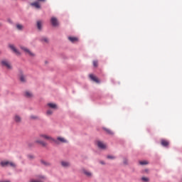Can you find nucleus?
I'll return each mask as SVG.
<instances>
[{
  "label": "nucleus",
  "mask_w": 182,
  "mask_h": 182,
  "mask_svg": "<svg viewBox=\"0 0 182 182\" xmlns=\"http://www.w3.org/2000/svg\"><path fill=\"white\" fill-rule=\"evenodd\" d=\"M92 63H93L94 68H97V66H99V63L97 62V60H94Z\"/></svg>",
  "instance_id": "obj_27"
},
{
  "label": "nucleus",
  "mask_w": 182,
  "mask_h": 182,
  "mask_svg": "<svg viewBox=\"0 0 182 182\" xmlns=\"http://www.w3.org/2000/svg\"><path fill=\"white\" fill-rule=\"evenodd\" d=\"M58 143H55V144H59L60 143H68V140H66L64 137L58 136L57 137V139H55Z\"/></svg>",
  "instance_id": "obj_7"
},
{
  "label": "nucleus",
  "mask_w": 182,
  "mask_h": 182,
  "mask_svg": "<svg viewBox=\"0 0 182 182\" xmlns=\"http://www.w3.org/2000/svg\"><path fill=\"white\" fill-rule=\"evenodd\" d=\"M16 28L18 31H22L23 29V26H22L21 24H16Z\"/></svg>",
  "instance_id": "obj_23"
},
{
  "label": "nucleus",
  "mask_w": 182,
  "mask_h": 182,
  "mask_svg": "<svg viewBox=\"0 0 182 182\" xmlns=\"http://www.w3.org/2000/svg\"><path fill=\"white\" fill-rule=\"evenodd\" d=\"M36 143H38V144H41L43 147H46L48 146V144L46 142L41 140H36Z\"/></svg>",
  "instance_id": "obj_13"
},
{
  "label": "nucleus",
  "mask_w": 182,
  "mask_h": 182,
  "mask_svg": "<svg viewBox=\"0 0 182 182\" xmlns=\"http://www.w3.org/2000/svg\"><path fill=\"white\" fill-rule=\"evenodd\" d=\"M139 164L141 166H146V165L149 164V161H140Z\"/></svg>",
  "instance_id": "obj_22"
},
{
  "label": "nucleus",
  "mask_w": 182,
  "mask_h": 182,
  "mask_svg": "<svg viewBox=\"0 0 182 182\" xmlns=\"http://www.w3.org/2000/svg\"><path fill=\"white\" fill-rule=\"evenodd\" d=\"M102 130L104 132H106V133L107 134H110L111 136L114 134L113 131H112L110 129H108V128H106V127H103Z\"/></svg>",
  "instance_id": "obj_11"
},
{
  "label": "nucleus",
  "mask_w": 182,
  "mask_h": 182,
  "mask_svg": "<svg viewBox=\"0 0 182 182\" xmlns=\"http://www.w3.org/2000/svg\"><path fill=\"white\" fill-rule=\"evenodd\" d=\"M82 173H84L87 177H92V173L86 169H83Z\"/></svg>",
  "instance_id": "obj_18"
},
{
  "label": "nucleus",
  "mask_w": 182,
  "mask_h": 182,
  "mask_svg": "<svg viewBox=\"0 0 182 182\" xmlns=\"http://www.w3.org/2000/svg\"><path fill=\"white\" fill-rule=\"evenodd\" d=\"M25 96H26V97L31 98V97H33V94H32V92H31L29 91H26L25 92Z\"/></svg>",
  "instance_id": "obj_17"
},
{
  "label": "nucleus",
  "mask_w": 182,
  "mask_h": 182,
  "mask_svg": "<svg viewBox=\"0 0 182 182\" xmlns=\"http://www.w3.org/2000/svg\"><path fill=\"white\" fill-rule=\"evenodd\" d=\"M107 159H110L111 160L114 159V156H107Z\"/></svg>",
  "instance_id": "obj_33"
},
{
  "label": "nucleus",
  "mask_w": 182,
  "mask_h": 182,
  "mask_svg": "<svg viewBox=\"0 0 182 182\" xmlns=\"http://www.w3.org/2000/svg\"><path fill=\"white\" fill-rule=\"evenodd\" d=\"M28 159H33V156L29 155V156H28Z\"/></svg>",
  "instance_id": "obj_35"
},
{
  "label": "nucleus",
  "mask_w": 182,
  "mask_h": 182,
  "mask_svg": "<svg viewBox=\"0 0 182 182\" xmlns=\"http://www.w3.org/2000/svg\"><path fill=\"white\" fill-rule=\"evenodd\" d=\"M161 146H164V147H168V141L166 140V139H162L161 141Z\"/></svg>",
  "instance_id": "obj_12"
},
{
  "label": "nucleus",
  "mask_w": 182,
  "mask_h": 182,
  "mask_svg": "<svg viewBox=\"0 0 182 182\" xmlns=\"http://www.w3.org/2000/svg\"><path fill=\"white\" fill-rule=\"evenodd\" d=\"M31 119H33V120H36V119H38V117H36V116H35V115H31Z\"/></svg>",
  "instance_id": "obj_31"
},
{
  "label": "nucleus",
  "mask_w": 182,
  "mask_h": 182,
  "mask_svg": "<svg viewBox=\"0 0 182 182\" xmlns=\"http://www.w3.org/2000/svg\"><path fill=\"white\" fill-rule=\"evenodd\" d=\"M101 164H105V162L103 161H100Z\"/></svg>",
  "instance_id": "obj_37"
},
{
  "label": "nucleus",
  "mask_w": 182,
  "mask_h": 182,
  "mask_svg": "<svg viewBox=\"0 0 182 182\" xmlns=\"http://www.w3.org/2000/svg\"><path fill=\"white\" fill-rule=\"evenodd\" d=\"M20 49H21V50H23V52H25V53H26V55H28L29 56H32V57L35 56V53H32L31 50H29L28 48L23 46H21Z\"/></svg>",
  "instance_id": "obj_2"
},
{
  "label": "nucleus",
  "mask_w": 182,
  "mask_h": 182,
  "mask_svg": "<svg viewBox=\"0 0 182 182\" xmlns=\"http://www.w3.org/2000/svg\"><path fill=\"white\" fill-rule=\"evenodd\" d=\"M41 164H43L44 166H50V163L46 161H41Z\"/></svg>",
  "instance_id": "obj_28"
},
{
  "label": "nucleus",
  "mask_w": 182,
  "mask_h": 182,
  "mask_svg": "<svg viewBox=\"0 0 182 182\" xmlns=\"http://www.w3.org/2000/svg\"><path fill=\"white\" fill-rule=\"evenodd\" d=\"M53 113V111L50 110V109H48L46 112V114L48 116H50V114H52Z\"/></svg>",
  "instance_id": "obj_30"
},
{
  "label": "nucleus",
  "mask_w": 182,
  "mask_h": 182,
  "mask_svg": "<svg viewBox=\"0 0 182 182\" xmlns=\"http://www.w3.org/2000/svg\"><path fill=\"white\" fill-rule=\"evenodd\" d=\"M38 1H40L41 2H45V1L46 0H38Z\"/></svg>",
  "instance_id": "obj_36"
},
{
  "label": "nucleus",
  "mask_w": 182,
  "mask_h": 182,
  "mask_svg": "<svg viewBox=\"0 0 182 182\" xmlns=\"http://www.w3.org/2000/svg\"><path fill=\"white\" fill-rule=\"evenodd\" d=\"M41 41L44 42V43H48L49 42V39H48V38H46V37H43L41 38Z\"/></svg>",
  "instance_id": "obj_24"
},
{
  "label": "nucleus",
  "mask_w": 182,
  "mask_h": 182,
  "mask_svg": "<svg viewBox=\"0 0 182 182\" xmlns=\"http://www.w3.org/2000/svg\"><path fill=\"white\" fill-rule=\"evenodd\" d=\"M39 137H41V139H43L44 140H48V141H53L54 143H58V141H56V139H53L51 136L46 134H41L39 135Z\"/></svg>",
  "instance_id": "obj_1"
},
{
  "label": "nucleus",
  "mask_w": 182,
  "mask_h": 182,
  "mask_svg": "<svg viewBox=\"0 0 182 182\" xmlns=\"http://www.w3.org/2000/svg\"><path fill=\"white\" fill-rule=\"evenodd\" d=\"M123 163L124 164L127 165L128 164L127 159H124Z\"/></svg>",
  "instance_id": "obj_32"
},
{
  "label": "nucleus",
  "mask_w": 182,
  "mask_h": 182,
  "mask_svg": "<svg viewBox=\"0 0 182 182\" xmlns=\"http://www.w3.org/2000/svg\"><path fill=\"white\" fill-rule=\"evenodd\" d=\"M47 106L50 107V109H58V105L55 103H48L47 104Z\"/></svg>",
  "instance_id": "obj_15"
},
{
  "label": "nucleus",
  "mask_w": 182,
  "mask_h": 182,
  "mask_svg": "<svg viewBox=\"0 0 182 182\" xmlns=\"http://www.w3.org/2000/svg\"><path fill=\"white\" fill-rule=\"evenodd\" d=\"M143 173H145L146 174H149V169H145L143 171Z\"/></svg>",
  "instance_id": "obj_34"
},
{
  "label": "nucleus",
  "mask_w": 182,
  "mask_h": 182,
  "mask_svg": "<svg viewBox=\"0 0 182 182\" xmlns=\"http://www.w3.org/2000/svg\"><path fill=\"white\" fill-rule=\"evenodd\" d=\"M9 166H10V167H13V168L16 167V165L14 162H11V161H9Z\"/></svg>",
  "instance_id": "obj_29"
},
{
  "label": "nucleus",
  "mask_w": 182,
  "mask_h": 182,
  "mask_svg": "<svg viewBox=\"0 0 182 182\" xmlns=\"http://www.w3.org/2000/svg\"><path fill=\"white\" fill-rule=\"evenodd\" d=\"M9 46L10 49H11V50H13V52L16 53V55H18V56L21 55V53L19 52V50H18V49H16L15 46L10 44Z\"/></svg>",
  "instance_id": "obj_6"
},
{
  "label": "nucleus",
  "mask_w": 182,
  "mask_h": 182,
  "mask_svg": "<svg viewBox=\"0 0 182 182\" xmlns=\"http://www.w3.org/2000/svg\"><path fill=\"white\" fill-rule=\"evenodd\" d=\"M2 66H5L7 69H12V65H11V63L6 60H3L1 61Z\"/></svg>",
  "instance_id": "obj_3"
},
{
  "label": "nucleus",
  "mask_w": 182,
  "mask_h": 182,
  "mask_svg": "<svg viewBox=\"0 0 182 182\" xmlns=\"http://www.w3.org/2000/svg\"><path fill=\"white\" fill-rule=\"evenodd\" d=\"M31 6H34L37 9H39L41 8V5H39V2H38V1L31 3Z\"/></svg>",
  "instance_id": "obj_16"
},
{
  "label": "nucleus",
  "mask_w": 182,
  "mask_h": 182,
  "mask_svg": "<svg viewBox=\"0 0 182 182\" xmlns=\"http://www.w3.org/2000/svg\"><path fill=\"white\" fill-rule=\"evenodd\" d=\"M20 80H21V82H26V78L21 74L20 75Z\"/></svg>",
  "instance_id": "obj_25"
},
{
  "label": "nucleus",
  "mask_w": 182,
  "mask_h": 182,
  "mask_svg": "<svg viewBox=\"0 0 182 182\" xmlns=\"http://www.w3.org/2000/svg\"><path fill=\"white\" fill-rule=\"evenodd\" d=\"M141 181H144V182H149V181H150V179H149V178H147V177L143 176V177L141 178Z\"/></svg>",
  "instance_id": "obj_26"
},
{
  "label": "nucleus",
  "mask_w": 182,
  "mask_h": 182,
  "mask_svg": "<svg viewBox=\"0 0 182 182\" xmlns=\"http://www.w3.org/2000/svg\"><path fill=\"white\" fill-rule=\"evenodd\" d=\"M9 164V161H2L0 163V165L1 166V167H6L8 166Z\"/></svg>",
  "instance_id": "obj_14"
},
{
  "label": "nucleus",
  "mask_w": 182,
  "mask_h": 182,
  "mask_svg": "<svg viewBox=\"0 0 182 182\" xmlns=\"http://www.w3.org/2000/svg\"><path fill=\"white\" fill-rule=\"evenodd\" d=\"M97 146L99 147V149H102V150H105V149L107 147L106 144H105V143H103L102 141H97Z\"/></svg>",
  "instance_id": "obj_8"
},
{
  "label": "nucleus",
  "mask_w": 182,
  "mask_h": 182,
  "mask_svg": "<svg viewBox=\"0 0 182 182\" xmlns=\"http://www.w3.org/2000/svg\"><path fill=\"white\" fill-rule=\"evenodd\" d=\"M61 165L63 167H69V166H70V164L68 161H62Z\"/></svg>",
  "instance_id": "obj_20"
},
{
  "label": "nucleus",
  "mask_w": 182,
  "mask_h": 182,
  "mask_svg": "<svg viewBox=\"0 0 182 182\" xmlns=\"http://www.w3.org/2000/svg\"><path fill=\"white\" fill-rule=\"evenodd\" d=\"M37 28L39 31L42 29V21H37Z\"/></svg>",
  "instance_id": "obj_21"
},
{
  "label": "nucleus",
  "mask_w": 182,
  "mask_h": 182,
  "mask_svg": "<svg viewBox=\"0 0 182 182\" xmlns=\"http://www.w3.org/2000/svg\"><path fill=\"white\" fill-rule=\"evenodd\" d=\"M68 40L70 42H72L73 43H75V42H77L79 41V38L77 37H68Z\"/></svg>",
  "instance_id": "obj_10"
},
{
  "label": "nucleus",
  "mask_w": 182,
  "mask_h": 182,
  "mask_svg": "<svg viewBox=\"0 0 182 182\" xmlns=\"http://www.w3.org/2000/svg\"><path fill=\"white\" fill-rule=\"evenodd\" d=\"M51 24L53 26H58L59 25V23L58 22V18L55 17H52L50 19Z\"/></svg>",
  "instance_id": "obj_9"
},
{
  "label": "nucleus",
  "mask_w": 182,
  "mask_h": 182,
  "mask_svg": "<svg viewBox=\"0 0 182 182\" xmlns=\"http://www.w3.org/2000/svg\"><path fill=\"white\" fill-rule=\"evenodd\" d=\"M45 181V176H37V179H31L30 182H43Z\"/></svg>",
  "instance_id": "obj_5"
},
{
  "label": "nucleus",
  "mask_w": 182,
  "mask_h": 182,
  "mask_svg": "<svg viewBox=\"0 0 182 182\" xmlns=\"http://www.w3.org/2000/svg\"><path fill=\"white\" fill-rule=\"evenodd\" d=\"M89 77L92 82H95V83H100V80L93 74H90Z\"/></svg>",
  "instance_id": "obj_4"
},
{
  "label": "nucleus",
  "mask_w": 182,
  "mask_h": 182,
  "mask_svg": "<svg viewBox=\"0 0 182 182\" xmlns=\"http://www.w3.org/2000/svg\"><path fill=\"white\" fill-rule=\"evenodd\" d=\"M14 120L16 123H21V117H19V115L14 116Z\"/></svg>",
  "instance_id": "obj_19"
}]
</instances>
